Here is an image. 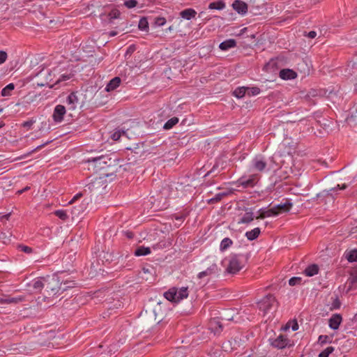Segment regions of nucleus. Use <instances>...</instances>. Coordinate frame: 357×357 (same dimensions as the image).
Returning <instances> with one entry per match:
<instances>
[{
  "label": "nucleus",
  "mask_w": 357,
  "mask_h": 357,
  "mask_svg": "<svg viewBox=\"0 0 357 357\" xmlns=\"http://www.w3.org/2000/svg\"><path fill=\"white\" fill-rule=\"evenodd\" d=\"M279 76L282 79L290 80V79H295L297 76V74L293 70L286 68V69H282L280 71Z\"/></svg>",
  "instance_id": "nucleus-17"
},
{
  "label": "nucleus",
  "mask_w": 357,
  "mask_h": 357,
  "mask_svg": "<svg viewBox=\"0 0 357 357\" xmlns=\"http://www.w3.org/2000/svg\"><path fill=\"white\" fill-rule=\"evenodd\" d=\"M196 14L197 13L194 9L188 8L181 11L180 15L182 18L190 20L192 18H194Z\"/></svg>",
  "instance_id": "nucleus-25"
},
{
  "label": "nucleus",
  "mask_w": 357,
  "mask_h": 357,
  "mask_svg": "<svg viewBox=\"0 0 357 357\" xmlns=\"http://www.w3.org/2000/svg\"><path fill=\"white\" fill-rule=\"evenodd\" d=\"M54 214L62 220H66L68 218L67 212L65 210H56Z\"/></svg>",
  "instance_id": "nucleus-36"
},
{
  "label": "nucleus",
  "mask_w": 357,
  "mask_h": 357,
  "mask_svg": "<svg viewBox=\"0 0 357 357\" xmlns=\"http://www.w3.org/2000/svg\"><path fill=\"white\" fill-rule=\"evenodd\" d=\"M151 253V250L149 247L139 246L134 252L135 256H146Z\"/></svg>",
  "instance_id": "nucleus-26"
},
{
  "label": "nucleus",
  "mask_w": 357,
  "mask_h": 357,
  "mask_svg": "<svg viewBox=\"0 0 357 357\" xmlns=\"http://www.w3.org/2000/svg\"><path fill=\"white\" fill-rule=\"evenodd\" d=\"M29 189V187H26V188H24V189H22V190H21L18 191V192H19L20 194H21V193H22L23 192H25V191L28 190Z\"/></svg>",
  "instance_id": "nucleus-58"
},
{
  "label": "nucleus",
  "mask_w": 357,
  "mask_h": 357,
  "mask_svg": "<svg viewBox=\"0 0 357 357\" xmlns=\"http://www.w3.org/2000/svg\"><path fill=\"white\" fill-rule=\"evenodd\" d=\"M254 220V214L250 210H246L245 214L242 216V218L238 221L240 224H248Z\"/></svg>",
  "instance_id": "nucleus-21"
},
{
  "label": "nucleus",
  "mask_w": 357,
  "mask_h": 357,
  "mask_svg": "<svg viewBox=\"0 0 357 357\" xmlns=\"http://www.w3.org/2000/svg\"><path fill=\"white\" fill-rule=\"evenodd\" d=\"M291 329L293 331H296L298 329V325L296 321L294 322L291 325Z\"/></svg>",
  "instance_id": "nucleus-53"
},
{
  "label": "nucleus",
  "mask_w": 357,
  "mask_h": 357,
  "mask_svg": "<svg viewBox=\"0 0 357 357\" xmlns=\"http://www.w3.org/2000/svg\"><path fill=\"white\" fill-rule=\"evenodd\" d=\"M261 90L259 87L253 86V87H248L247 93L250 96H254L259 94Z\"/></svg>",
  "instance_id": "nucleus-35"
},
{
  "label": "nucleus",
  "mask_w": 357,
  "mask_h": 357,
  "mask_svg": "<svg viewBox=\"0 0 357 357\" xmlns=\"http://www.w3.org/2000/svg\"><path fill=\"white\" fill-rule=\"evenodd\" d=\"M61 68L56 67L52 71L47 72V76L46 79L50 82H53L55 84H63L66 82L70 80L73 77V74L71 72L66 71L61 74Z\"/></svg>",
  "instance_id": "nucleus-5"
},
{
  "label": "nucleus",
  "mask_w": 357,
  "mask_h": 357,
  "mask_svg": "<svg viewBox=\"0 0 357 357\" xmlns=\"http://www.w3.org/2000/svg\"><path fill=\"white\" fill-rule=\"evenodd\" d=\"M66 104L68 110L73 111L77 108L80 103L77 92H72L67 96Z\"/></svg>",
  "instance_id": "nucleus-12"
},
{
  "label": "nucleus",
  "mask_w": 357,
  "mask_h": 357,
  "mask_svg": "<svg viewBox=\"0 0 357 357\" xmlns=\"http://www.w3.org/2000/svg\"><path fill=\"white\" fill-rule=\"evenodd\" d=\"M342 318L340 314H334L328 320L329 327L333 330L338 329Z\"/></svg>",
  "instance_id": "nucleus-16"
},
{
  "label": "nucleus",
  "mask_w": 357,
  "mask_h": 357,
  "mask_svg": "<svg viewBox=\"0 0 357 357\" xmlns=\"http://www.w3.org/2000/svg\"><path fill=\"white\" fill-rule=\"evenodd\" d=\"M17 248L19 250H20L24 253L31 254L33 252V249L31 247H29L27 245H19L17 246Z\"/></svg>",
  "instance_id": "nucleus-42"
},
{
  "label": "nucleus",
  "mask_w": 357,
  "mask_h": 357,
  "mask_svg": "<svg viewBox=\"0 0 357 357\" xmlns=\"http://www.w3.org/2000/svg\"><path fill=\"white\" fill-rule=\"evenodd\" d=\"M220 271V270L218 265L215 263H213L206 270L199 272L197 275V278L200 280L204 279V282L206 284L210 277L218 275Z\"/></svg>",
  "instance_id": "nucleus-8"
},
{
  "label": "nucleus",
  "mask_w": 357,
  "mask_h": 357,
  "mask_svg": "<svg viewBox=\"0 0 357 357\" xmlns=\"http://www.w3.org/2000/svg\"><path fill=\"white\" fill-rule=\"evenodd\" d=\"M115 34H116V33H115L114 32H112V33H110V35H111V36H115Z\"/></svg>",
  "instance_id": "nucleus-61"
},
{
  "label": "nucleus",
  "mask_w": 357,
  "mask_h": 357,
  "mask_svg": "<svg viewBox=\"0 0 357 357\" xmlns=\"http://www.w3.org/2000/svg\"><path fill=\"white\" fill-rule=\"evenodd\" d=\"M205 14L206 13L204 11L199 13V17L208 20L206 17H205Z\"/></svg>",
  "instance_id": "nucleus-55"
},
{
  "label": "nucleus",
  "mask_w": 357,
  "mask_h": 357,
  "mask_svg": "<svg viewBox=\"0 0 357 357\" xmlns=\"http://www.w3.org/2000/svg\"><path fill=\"white\" fill-rule=\"evenodd\" d=\"M334 351V347H328L324 350L321 351L319 354V357H328L329 355Z\"/></svg>",
  "instance_id": "nucleus-37"
},
{
  "label": "nucleus",
  "mask_w": 357,
  "mask_h": 357,
  "mask_svg": "<svg viewBox=\"0 0 357 357\" xmlns=\"http://www.w3.org/2000/svg\"><path fill=\"white\" fill-rule=\"evenodd\" d=\"M137 4V1L136 0H127L124 2V5L128 8H135Z\"/></svg>",
  "instance_id": "nucleus-45"
},
{
  "label": "nucleus",
  "mask_w": 357,
  "mask_h": 357,
  "mask_svg": "<svg viewBox=\"0 0 357 357\" xmlns=\"http://www.w3.org/2000/svg\"><path fill=\"white\" fill-rule=\"evenodd\" d=\"M232 8L238 14L242 15L246 14L248 12V5L241 0H235L232 3Z\"/></svg>",
  "instance_id": "nucleus-15"
},
{
  "label": "nucleus",
  "mask_w": 357,
  "mask_h": 357,
  "mask_svg": "<svg viewBox=\"0 0 357 357\" xmlns=\"http://www.w3.org/2000/svg\"><path fill=\"white\" fill-rule=\"evenodd\" d=\"M66 112V109L65 106L61 105H58L54 107L52 118L55 123H61L63 119V116Z\"/></svg>",
  "instance_id": "nucleus-13"
},
{
  "label": "nucleus",
  "mask_w": 357,
  "mask_h": 357,
  "mask_svg": "<svg viewBox=\"0 0 357 357\" xmlns=\"http://www.w3.org/2000/svg\"><path fill=\"white\" fill-rule=\"evenodd\" d=\"M232 244V241L229 238H225L222 240L220 249L221 250H225L229 248Z\"/></svg>",
  "instance_id": "nucleus-33"
},
{
  "label": "nucleus",
  "mask_w": 357,
  "mask_h": 357,
  "mask_svg": "<svg viewBox=\"0 0 357 357\" xmlns=\"http://www.w3.org/2000/svg\"><path fill=\"white\" fill-rule=\"evenodd\" d=\"M307 36L310 38H314L317 36V32L314 31H311L307 33Z\"/></svg>",
  "instance_id": "nucleus-52"
},
{
  "label": "nucleus",
  "mask_w": 357,
  "mask_h": 357,
  "mask_svg": "<svg viewBox=\"0 0 357 357\" xmlns=\"http://www.w3.org/2000/svg\"><path fill=\"white\" fill-rule=\"evenodd\" d=\"M227 195V192H220L216 194L213 198L209 199V203L218 202L220 201L223 197Z\"/></svg>",
  "instance_id": "nucleus-39"
},
{
  "label": "nucleus",
  "mask_w": 357,
  "mask_h": 357,
  "mask_svg": "<svg viewBox=\"0 0 357 357\" xmlns=\"http://www.w3.org/2000/svg\"><path fill=\"white\" fill-rule=\"evenodd\" d=\"M86 208V204H82L79 206H75L72 209V214L75 216H78L81 212H83Z\"/></svg>",
  "instance_id": "nucleus-34"
},
{
  "label": "nucleus",
  "mask_w": 357,
  "mask_h": 357,
  "mask_svg": "<svg viewBox=\"0 0 357 357\" xmlns=\"http://www.w3.org/2000/svg\"><path fill=\"white\" fill-rule=\"evenodd\" d=\"M260 233H261L260 228L256 227L250 231H246L245 236L249 241H254L258 238Z\"/></svg>",
  "instance_id": "nucleus-22"
},
{
  "label": "nucleus",
  "mask_w": 357,
  "mask_h": 357,
  "mask_svg": "<svg viewBox=\"0 0 357 357\" xmlns=\"http://www.w3.org/2000/svg\"><path fill=\"white\" fill-rule=\"evenodd\" d=\"M47 281V277L36 278L29 282L27 286L35 292H40L45 287V282Z\"/></svg>",
  "instance_id": "nucleus-11"
},
{
  "label": "nucleus",
  "mask_w": 357,
  "mask_h": 357,
  "mask_svg": "<svg viewBox=\"0 0 357 357\" xmlns=\"http://www.w3.org/2000/svg\"><path fill=\"white\" fill-rule=\"evenodd\" d=\"M8 296H0V303L1 304H8V301H7Z\"/></svg>",
  "instance_id": "nucleus-51"
},
{
  "label": "nucleus",
  "mask_w": 357,
  "mask_h": 357,
  "mask_svg": "<svg viewBox=\"0 0 357 357\" xmlns=\"http://www.w3.org/2000/svg\"><path fill=\"white\" fill-rule=\"evenodd\" d=\"M102 176H108V173H102Z\"/></svg>",
  "instance_id": "nucleus-60"
},
{
  "label": "nucleus",
  "mask_w": 357,
  "mask_h": 357,
  "mask_svg": "<svg viewBox=\"0 0 357 357\" xmlns=\"http://www.w3.org/2000/svg\"><path fill=\"white\" fill-rule=\"evenodd\" d=\"M258 213L259 215L257 217V219H264L265 218L272 217V216H276L277 213L275 212L274 209L272 208H260L258 211Z\"/></svg>",
  "instance_id": "nucleus-19"
},
{
  "label": "nucleus",
  "mask_w": 357,
  "mask_h": 357,
  "mask_svg": "<svg viewBox=\"0 0 357 357\" xmlns=\"http://www.w3.org/2000/svg\"><path fill=\"white\" fill-rule=\"evenodd\" d=\"M258 174L257 173H248V176H243L241 177L237 183L238 186H242L243 188H248L253 186L256 182L258 181Z\"/></svg>",
  "instance_id": "nucleus-10"
},
{
  "label": "nucleus",
  "mask_w": 357,
  "mask_h": 357,
  "mask_svg": "<svg viewBox=\"0 0 357 357\" xmlns=\"http://www.w3.org/2000/svg\"><path fill=\"white\" fill-rule=\"evenodd\" d=\"M121 79L119 77H115L113 79H112L108 84H107L105 87L106 91H112L115 90L121 84Z\"/></svg>",
  "instance_id": "nucleus-20"
},
{
  "label": "nucleus",
  "mask_w": 357,
  "mask_h": 357,
  "mask_svg": "<svg viewBox=\"0 0 357 357\" xmlns=\"http://www.w3.org/2000/svg\"><path fill=\"white\" fill-rule=\"evenodd\" d=\"M220 330H222V326L220 324L218 325Z\"/></svg>",
  "instance_id": "nucleus-62"
},
{
  "label": "nucleus",
  "mask_w": 357,
  "mask_h": 357,
  "mask_svg": "<svg viewBox=\"0 0 357 357\" xmlns=\"http://www.w3.org/2000/svg\"><path fill=\"white\" fill-rule=\"evenodd\" d=\"M48 281L45 282V287L47 291H50L53 295L60 294L66 291L68 288L73 287L75 283L73 282H66L63 284L60 283V280L57 276H47Z\"/></svg>",
  "instance_id": "nucleus-4"
},
{
  "label": "nucleus",
  "mask_w": 357,
  "mask_h": 357,
  "mask_svg": "<svg viewBox=\"0 0 357 357\" xmlns=\"http://www.w3.org/2000/svg\"><path fill=\"white\" fill-rule=\"evenodd\" d=\"M166 23V19L165 17H159L155 19V24L156 26H162Z\"/></svg>",
  "instance_id": "nucleus-46"
},
{
  "label": "nucleus",
  "mask_w": 357,
  "mask_h": 357,
  "mask_svg": "<svg viewBox=\"0 0 357 357\" xmlns=\"http://www.w3.org/2000/svg\"><path fill=\"white\" fill-rule=\"evenodd\" d=\"M50 142V141H47L45 143H43V144L38 146L37 147H36L35 149H32L31 151H28V152L24 153L23 155H22L20 157H19V159L26 158L27 157L31 155L33 153L36 152V151H38V150L41 149L45 145L48 144Z\"/></svg>",
  "instance_id": "nucleus-31"
},
{
  "label": "nucleus",
  "mask_w": 357,
  "mask_h": 357,
  "mask_svg": "<svg viewBox=\"0 0 357 357\" xmlns=\"http://www.w3.org/2000/svg\"><path fill=\"white\" fill-rule=\"evenodd\" d=\"M116 162H119V160L114 154L91 157L86 160V162L88 164V169L93 171L95 173L105 170L115 165Z\"/></svg>",
  "instance_id": "nucleus-2"
},
{
  "label": "nucleus",
  "mask_w": 357,
  "mask_h": 357,
  "mask_svg": "<svg viewBox=\"0 0 357 357\" xmlns=\"http://www.w3.org/2000/svg\"><path fill=\"white\" fill-rule=\"evenodd\" d=\"M248 257L245 255H231L222 261L226 266V271L230 274H235L241 271L246 264Z\"/></svg>",
  "instance_id": "nucleus-3"
},
{
  "label": "nucleus",
  "mask_w": 357,
  "mask_h": 357,
  "mask_svg": "<svg viewBox=\"0 0 357 357\" xmlns=\"http://www.w3.org/2000/svg\"><path fill=\"white\" fill-rule=\"evenodd\" d=\"M124 134L125 132L123 130H116L112 134L111 137L114 141H118L121 135Z\"/></svg>",
  "instance_id": "nucleus-43"
},
{
  "label": "nucleus",
  "mask_w": 357,
  "mask_h": 357,
  "mask_svg": "<svg viewBox=\"0 0 357 357\" xmlns=\"http://www.w3.org/2000/svg\"><path fill=\"white\" fill-rule=\"evenodd\" d=\"M351 282L353 284L357 285V275L353 277Z\"/></svg>",
  "instance_id": "nucleus-57"
},
{
  "label": "nucleus",
  "mask_w": 357,
  "mask_h": 357,
  "mask_svg": "<svg viewBox=\"0 0 357 357\" xmlns=\"http://www.w3.org/2000/svg\"><path fill=\"white\" fill-rule=\"evenodd\" d=\"M174 217L176 220H178L180 222H182L185 218L183 215H174Z\"/></svg>",
  "instance_id": "nucleus-54"
},
{
  "label": "nucleus",
  "mask_w": 357,
  "mask_h": 357,
  "mask_svg": "<svg viewBox=\"0 0 357 357\" xmlns=\"http://www.w3.org/2000/svg\"><path fill=\"white\" fill-rule=\"evenodd\" d=\"M258 305L259 310H261L264 314L271 312L273 308L277 306L275 298L273 295H267L264 297L259 303Z\"/></svg>",
  "instance_id": "nucleus-7"
},
{
  "label": "nucleus",
  "mask_w": 357,
  "mask_h": 357,
  "mask_svg": "<svg viewBox=\"0 0 357 357\" xmlns=\"http://www.w3.org/2000/svg\"><path fill=\"white\" fill-rule=\"evenodd\" d=\"M302 282V278L301 277H293L289 280V284L290 286H295L301 284Z\"/></svg>",
  "instance_id": "nucleus-41"
},
{
  "label": "nucleus",
  "mask_w": 357,
  "mask_h": 357,
  "mask_svg": "<svg viewBox=\"0 0 357 357\" xmlns=\"http://www.w3.org/2000/svg\"><path fill=\"white\" fill-rule=\"evenodd\" d=\"M130 167H131V163H129V162H126L123 165H119V169L123 168V170H126V171L130 170Z\"/></svg>",
  "instance_id": "nucleus-49"
},
{
  "label": "nucleus",
  "mask_w": 357,
  "mask_h": 357,
  "mask_svg": "<svg viewBox=\"0 0 357 357\" xmlns=\"http://www.w3.org/2000/svg\"><path fill=\"white\" fill-rule=\"evenodd\" d=\"M247 86L238 87L233 91V95L237 98H241L247 93Z\"/></svg>",
  "instance_id": "nucleus-28"
},
{
  "label": "nucleus",
  "mask_w": 357,
  "mask_h": 357,
  "mask_svg": "<svg viewBox=\"0 0 357 357\" xmlns=\"http://www.w3.org/2000/svg\"><path fill=\"white\" fill-rule=\"evenodd\" d=\"M24 300V296H19L16 297H8L7 301H8V304L10 303H18L20 302H22Z\"/></svg>",
  "instance_id": "nucleus-38"
},
{
  "label": "nucleus",
  "mask_w": 357,
  "mask_h": 357,
  "mask_svg": "<svg viewBox=\"0 0 357 357\" xmlns=\"http://www.w3.org/2000/svg\"><path fill=\"white\" fill-rule=\"evenodd\" d=\"M319 273V266L317 264L308 266L304 271V274L307 277H312Z\"/></svg>",
  "instance_id": "nucleus-23"
},
{
  "label": "nucleus",
  "mask_w": 357,
  "mask_h": 357,
  "mask_svg": "<svg viewBox=\"0 0 357 357\" xmlns=\"http://www.w3.org/2000/svg\"><path fill=\"white\" fill-rule=\"evenodd\" d=\"M178 123V118L172 117L169 119L163 126L165 130L172 129L176 124Z\"/></svg>",
  "instance_id": "nucleus-32"
},
{
  "label": "nucleus",
  "mask_w": 357,
  "mask_h": 357,
  "mask_svg": "<svg viewBox=\"0 0 357 357\" xmlns=\"http://www.w3.org/2000/svg\"><path fill=\"white\" fill-rule=\"evenodd\" d=\"M292 206V204L289 202L284 203H280L273 206L275 212L277 213V215L282 212H288Z\"/></svg>",
  "instance_id": "nucleus-18"
},
{
  "label": "nucleus",
  "mask_w": 357,
  "mask_h": 357,
  "mask_svg": "<svg viewBox=\"0 0 357 357\" xmlns=\"http://www.w3.org/2000/svg\"><path fill=\"white\" fill-rule=\"evenodd\" d=\"M277 167L274 155L267 159L262 155H257L250 161L248 173H257L259 177L260 173L274 171Z\"/></svg>",
  "instance_id": "nucleus-1"
},
{
  "label": "nucleus",
  "mask_w": 357,
  "mask_h": 357,
  "mask_svg": "<svg viewBox=\"0 0 357 357\" xmlns=\"http://www.w3.org/2000/svg\"><path fill=\"white\" fill-rule=\"evenodd\" d=\"M347 188V185L345 183L341 185L338 184L334 188L321 191V192L317 194V197L323 198V199L331 198V199L333 201L335 199V195L337 194V191L341 190H345Z\"/></svg>",
  "instance_id": "nucleus-9"
},
{
  "label": "nucleus",
  "mask_w": 357,
  "mask_h": 357,
  "mask_svg": "<svg viewBox=\"0 0 357 357\" xmlns=\"http://www.w3.org/2000/svg\"><path fill=\"white\" fill-rule=\"evenodd\" d=\"M225 8V3L224 1L220 0L218 1L212 2L209 3L208 8L211 10H221Z\"/></svg>",
  "instance_id": "nucleus-27"
},
{
  "label": "nucleus",
  "mask_w": 357,
  "mask_h": 357,
  "mask_svg": "<svg viewBox=\"0 0 357 357\" xmlns=\"http://www.w3.org/2000/svg\"><path fill=\"white\" fill-rule=\"evenodd\" d=\"M15 89V84L13 83H10L8 85H6L2 90H1V96H11V92Z\"/></svg>",
  "instance_id": "nucleus-30"
},
{
  "label": "nucleus",
  "mask_w": 357,
  "mask_h": 357,
  "mask_svg": "<svg viewBox=\"0 0 357 357\" xmlns=\"http://www.w3.org/2000/svg\"><path fill=\"white\" fill-rule=\"evenodd\" d=\"M329 342H331V338L328 335H321L319 336L318 342L321 344H324Z\"/></svg>",
  "instance_id": "nucleus-44"
},
{
  "label": "nucleus",
  "mask_w": 357,
  "mask_h": 357,
  "mask_svg": "<svg viewBox=\"0 0 357 357\" xmlns=\"http://www.w3.org/2000/svg\"><path fill=\"white\" fill-rule=\"evenodd\" d=\"M82 196V194L81 192H79L77 194H76L73 198L70 201V204H72L73 202H75L77 199H79Z\"/></svg>",
  "instance_id": "nucleus-50"
},
{
  "label": "nucleus",
  "mask_w": 357,
  "mask_h": 357,
  "mask_svg": "<svg viewBox=\"0 0 357 357\" xmlns=\"http://www.w3.org/2000/svg\"><path fill=\"white\" fill-rule=\"evenodd\" d=\"M290 326H289V324H287L285 328H284V330H287V328H289Z\"/></svg>",
  "instance_id": "nucleus-59"
},
{
  "label": "nucleus",
  "mask_w": 357,
  "mask_h": 357,
  "mask_svg": "<svg viewBox=\"0 0 357 357\" xmlns=\"http://www.w3.org/2000/svg\"><path fill=\"white\" fill-rule=\"evenodd\" d=\"M345 257L349 262L357 261V249L351 250L345 253Z\"/></svg>",
  "instance_id": "nucleus-29"
},
{
  "label": "nucleus",
  "mask_w": 357,
  "mask_h": 357,
  "mask_svg": "<svg viewBox=\"0 0 357 357\" xmlns=\"http://www.w3.org/2000/svg\"><path fill=\"white\" fill-rule=\"evenodd\" d=\"M35 123V120H29L24 121L22 124L23 127L27 128L28 129L31 128L33 124Z\"/></svg>",
  "instance_id": "nucleus-48"
},
{
  "label": "nucleus",
  "mask_w": 357,
  "mask_h": 357,
  "mask_svg": "<svg viewBox=\"0 0 357 357\" xmlns=\"http://www.w3.org/2000/svg\"><path fill=\"white\" fill-rule=\"evenodd\" d=\"M289 340L286 336L280 335L272 341L271 344L274 347L278 349H284L289 344Z\"/></svg>",
  "instance_id": "nucleus-14"
},
{
  "label": "nucleus",
  "mask_w": 357,
  "mask_h": 357,
  "mask_svg": "<svg viewBox=\"0 0 357 357\" xmlns=\"http://www.w3.org/2000/svg\"><path fill=\"white\" fill-rule=\"evenodd\" d=\"M218 163H216L215 165H214V166H213V168L211 169V171L207 174V175H208V174H211V173H212V172H213L215 171V169L218 167Z\"/></svg>",
  "instance_id": "nucleus-56"
},
{
  "label": "nucleus",
  "mask_w": 357,
  "mask_h": 357,
  "mask_svg": "<svg viewBox=\"0 0 357 357\" xmlns=\"http://www.w3.org/2000/svg\"><path fill=\"white\" fill-rule=\"evenodd\" d=\"M139 29L141 31H146L149 28V24L146 18L141 19L139 22Z\"/></svg>",
  "instance_id": "nucleus-40"
},
{
  "label": "nucleus",
  "mask_w": 357,
  "mask_h": 357,
  "mask_svg": "<svg viewBox=\"0 0 357 357\" xmlns=\"http://www.w3.org/2000/svg\"><path fill=\"white\" fill-rule=\"evenodd\" d=\"M236 45V42L234 39H228L222 42L219 47L222 50H227L230 48L234 47Z\"/></svg>",
  "instance_id": "nucleus-24"
},
{
  "label": "nucleus",
  "mask_w": 357,
  "mask_h": 357,
  "mask_svg": "<svg viewBox=\"0 0 357 357\" xmlns=\"http://www.w3.org/2000/svg\"><path fill=\"white\" fill-rule=\"evenodd\" d=\"M164 296L171 302L178 303L188 296V289L186 287H172L164 293Z\"/></svg>",
  "instance_id": "nucleus-6"
},
{
  "label": "nucleus",
  "mask_w": 357,
  "mask_h": 357,
  "mask_svg": "<svg viewBox=\"0 0 357 357\" xmlns=\"http://www.w3.org/2000/svg\"><path fill=\"white\" fill-rule=\"evenodd\" d=\"M7 56V53L6 52L0 51V65L6 61Z\"/></svg>",
  "instance_id": "nucleus-47"
}]
</instances>
